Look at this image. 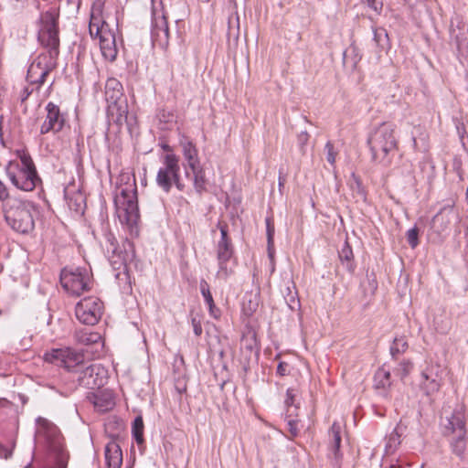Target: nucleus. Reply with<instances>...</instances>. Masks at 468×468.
I'll return each instance as SVG.
<instances>
[{
  "label": "nucleus",
  "mask_w": 468,
  "mask_h": 468,
  "mask_svg": "<svg viewBox=\"0 0 468 468\" xmlns=\"http://www.w3.org/2000/svg\"><path fill=\"white\" fill-rule=\"evenodd\" d=\"M37 435L44 440L48 452V460L41 468H66L69 454L64 448V439L58 428L43 417L37 419Z\"/></svg>",
  "instance_id": "2"
},
{
  "label": "nucleus",
  "mask_w": 468,
  "mask_h": 468,
  "mask_svg": "<svg viewBox=\"0 0 468 468\" xmlns=\"http://www.w3.org/2000/svg\"><path fill=\"white\" fill-rule=\"evenodd\" d=\"M466 197L468 199V187H467V191H466Z\"/></svg>",
  "instance_id": "58"
},
{
  "label": "nucleus",
  "mask_w": 468,
  "mask_h": 468,
  "mask_svg": "<svg viewBox=\"0 0 468 468\" xmlns=\"http://www.w3.org/2000/svg\"><path fill=\"white\" fill-rule=\"evenodd\" d=\"M209 309V314L211 316L218 318L219 316V310L216 307L215 303H211V305H207Z\"/></svg>",
  "instance_id": "53"
},
{
  "label": "nucleus",
  "mask_w": 468,
  "mask_h": 468,
  "mask_svg": "<svg viewBox=\"0 0 468 468\" xmlns=\"http://www.w3.org/2000/svg\"><path fill=\"white\" fill-rule=\"evenodd\" d=\"M367 143L372 160L385 166L389 165L398 152L394 125L382 122L369 133Z\"/></svg>",
  "instance_id": "3"
},
{
  "label": "nucleus",
  "mask_w": 468,
  "mask_h": 468,
  "mask_svg": "<svg viewBox=\"0 0 468 468\" xmlns=\"http://www.w3.org/2000/svg\"><path fill=\"white\" fill-rule=\"evenodd\" d=\"M94 406L101 411H106L114 406V399L111 393L100 392L94 394Z\"/></svg>",
  "instance_id": "29"
},
{
  "label": "nucleus",
  "mask_w": 468,
  "mask_h": 468,
  "mask_svg": "<svg viewBox=\"0 0 468 468\" xmlns=\"http://www.w3.org/2000/svg\"><path fill=\"white\" fill-rule=\"evenodd\" d=\"M3 212L5 221L12 230L18 234L29 235L35 229V220L39 211L30 200L18 198Z\"/></svg>",
  "instance_id": "4"
},
{
  "label": "nucleus",
  "mask_w": 468,
  "mask_h": 468,
  "mask_svg": "<svg viewBox=\"0 0 468 468\" xmlns=\"http://www.w3.org/2000/svg\"><path fill=\"white\" fill-rule=\"evenodd\" d=\"M144 427L143 418L141 416L136 417L133 422V436L138 445L144 442Z\"/></svg>",
  "instance_id": "34"
},
{
  "label": "nucleus",
  "mask_w": 468,
  "mask_h": 468,
  "mask_svg": "<svg viewBox=\"0 0 468 468\" xmlns=\"http://www.w3.org/2000/svg\"><path fill=\"white\" fill-rule=\"evenodd\" d=\"M183 149V155L187 162L189 168H195L196 165H200L197 149L196 145L190 141L181 143Z\"/></svg>",
  "instance_id": "26"
},
{
  "label": "nucleus",
  "mask_w": 468,
  "mask_h": 468,
  "mask_svg": "<svg viewBox=\"0 0 468 468\" xmlns=\"http://www.w3.org/2000/svg\"><path fill=\"white\" fill-rule=\"evenodd\" d=\"M408 342L404 336L395 337L390 346V355L393 358L403 354L408 349Z\"/></svg>",
  "instance_id": "32"
},
{
  "label": "nucleus",
  "mask_w": 468,
  "mask_h": 468,
  "mask_svg": "<svg viewBox=\"0 0 468 468\" xmlns=\"http://www.w3.org/2000/svg\"><path fill=\"white\" fill-rule=\"evenodd\" d=\"M44 360L70 371L72 367H80V363L83 361V353L69 347L54 348L44 354Z\"/></svg>",
  "instance_id": "15"
},
{
  "label": "nucleus",
  "mask_w": 468,
  "mask_h": 468,
  "mask_svg": "<svg viewBox=\"0 0 468 468\" xmlns=\"http://www.w3.org/2000/svg\"><path fill=\"white\" fill-rule=\"evenodd\" d=\"M105 460L108 468H121L122 463V452L116 441L112 440L106 444Z\"/></svg>",
  "instance_id": "22"
},
{
  "label": "nucleus",
  "mask_w": 468,
  "mask_h": 468,
  "mask_svg": "<svg viewBox=\"0 0 468 468\" xmlns=\"http://www.w3.org/2000/svg\"><path fill=\"white\" fill-rule=\"evenodd\" d=\"M287 290L289 292V293H288L289 298H285L286 302L291 309H294L295 305L298 304L299 302L295 299L294 295L292 294V292L289 287L287 288Z\"/></svg>",
  "instance_id": "50"
},
{
  "label": "nucleus",
  "mask_w": 468,
  "mask_h": 468,
  "mask_svg": "<svg viewBox=\"0 0 468 468\" xmlns=\"http://www.w3.org/2000/svg\"><path fill=\"white\" fill-rule=\"evenodd\" d=\"M45 110L47 115L40 126V133L47 134L50 132L54 133L60 132L66 122L65 114L61 112L57 104L51 101L46 105Z\"/></svg>",
  "instance_id": "17"
},
{
  "label": "nucleus",
  "mask_w": 468,
  "mask_h": 468,
  "mask_svg": "<svg viewBox=\"0 0 468 468\" xmlns=\"http://www.w3.org/2000/svg\"><path fill=\"white\" fill-rule=\"evenodd\" d=\"M121 99H126L122 92H121V95L119 96L117 95V92L105 91V100L108 105L119 102Z\"/></svg>",
  "instance_id": "47"
},
{
  "label": "nucleus",
  "mask_w": 468,
  "mask_h": 468,
  "mask_svg": "<svg viewBox=\"0 0 468 468\" xmlns=\"http://www.w3.org/2000/svg\"><path fill=\"white\" fill-rule=\"evenodd\" d=\"M324 151L326 154V160L331 165H334L335 163V157L337 155V152L335 150L334 144L328 141L325 144Z\"/></svg>",
  "instance_id": "43"
},
{
  "label": "nucleus",
  "mask_w": 468,
  "mask_h": 468,
  "mask_svg": "<svg viewBox=\"0 0 468 468\" xmlns=\"http://www.w3.org/2000/svg\"><path fill=\"white\" fill-rule=\"evenodd\" d=\"M175 388L179 394H182L186 391V384L180 380L176 382Z\"/></svg>",
  "instance_id": "52"
},
{
  "label": "nucleus",
  "mask_w": 468,
  "mask_h": 468,
  "mask_svg": "<svg viewBox=\"0 0 468 468\" xmlns=\"http://www.w3.org/2000/svg\"><path fill=\"white\" fill-rule=\"evenodd\" d=\"M289 365L286 362H280L277 367V374L283 377L289 374Z\"/></svg>",
  "instance_id": "49"
},
{
  "label": "nucleus",
  "mask_w": 468,
  "mask_h": 468,
  "mask_svg": "<svg viewBox=\"0 0 468 468\" xmlns=\"http://www.w3.org/2000/svg\"><path fill=\"white\" fill-rule=\"evenodd\" d=\"M5 173L10 182L22 191H32L41 183L35 164L28 154L20 156L19 162H10Z\"/></svg>",
  "instance_id": "5"
},
{
  "label": "nucleus",
  "mask_w": 468,
  "mask_h": 468,
  "mask_svg": "<svg viewBox=\"0 0 468 468\" xmlns=\"http://www.w3.org/2000/svg\"><path fill=\"white\" fill-rule=\"evenodd\" d=\"M162 164L156 175L157 186L165 193L171 191L173 185L179 191H184L186 186L180 176L179 157L175 154H167L163 157Z\"/></svg>",
  "instance_id": "8"
},
{
  "label": "nucleus",
  "mask_w": 468,
  "mask_h": 468,
  "mask_svg": "<svg viewBox=\"0 0 468 468\" xmlns=\"http://www.w3.org/2000/svg\"><path fill=\"white\" fill-rule=\"evenodd\" d=\"M296 392L294 388H288L286 391L285 406L287 412H296L298 407L294 404Z\"/></svg>",
  "instance_id": "37"
},
{
  "label": "nucleus",
  "mask_w": 468,
  "mask_h": 468,
  "mask_svg": "<svg viewBox=\"0 0 468 468\" xmlns=\"http://www.w3.org/2000/svg\"><path fill=\"white\" fill-rule=\"evenodd\" d=\"M442 383V369L439 364L428 366L421 373L420 388L426 396L437 393Z\"/></svg>",
  "instance_id": "16"
},
{
  "label": "nucleus",
  "mask_w": 468,
  "mask_h": 468,
  "mask_svg": "<svg viewBox=\"0 0 468 468\" xmlns=\"http://www.w3.org/2000/svg\"><path fill=\"white\" fill-rule=\"evenodd\" d=\"M18 198V197L12 195L7 186L0 180L1 210L4 211L6 207L12 205V201L17 200Z\"/></svg>",
  "instance_id": "31"
},
{
  "label": "nucleus",
  "mask_w": 468,
  "mask_h": 468,
  "mask_svg": "<svg viewBox=\"0 0 468 468\" xmlns=\"http://www.w3.org/2000/svg\"><path fill=\"white\" fill-rule=\"evenodd\" d=\"M58 18L59 9L51 6L42 12L38 19L37 40L47 52L37 57L30 64L27 74V81L30 85H36L37 90L58 65L60 44Z\"/></svg>",
  "instance_id": "1"
},
{
  "label": "nucleus",
  "mask_w": 468,
  "mask_h": 468,
  "mask_svg": "<svg viewBox=\"0 0 468 468\" xmlns=\"http://www.w3.org/2000/svg\"><path fill=\"white\" fill-rule=\"evenodd\" d=\"M62 287L72 295H80L90 291L93 279L90 271L82 267L64 268L60 273Z\"/></svg>",
  "instance_id": "9"
},
{
  "label": "nucleus",
  "mask_w": 468,
  "mask_h": 468,
  "mask_svg": "<svg viewBox=\"0 0 468 468\" xmlns=\"http://www.w3.org/2000/svg\"><path fill=\"white\" fill-rule=\"evenodd\" d=\"M103 314V303L95 296L80 300L75 307V315L83 324L94 325L98 324Z\"/></svg>",
  "instance_id": "14"
},
{
  "label": "nucleus",
  "mask_w": 468,
  "mask_h": 468,
  "mask_svg": "<svg viewBox=\"0 0 468 468\" xmlns=\"http://www.w3.org/2000/svg\"><path fill=\"white\" fill-rule=\"evenodd\" d=\"M309 137L310 136L307 132H302L297 136V144L303 154H305V146L309 141Z\"/></svg>",
  "instance_id": "45"
},
{
  "label": "nucleus",
  "mask_w": 468,
  "mask_h": 468,
  "mask_svg": "<svg viewBox=\"0 0 468 468\" xmlns=\"http://www.w3.org/2000/svg\"><path fill=\"white\" fill-rule=\"evenodd\" d=\"M284 183H285V177L282 176V172L280 171L279 183H278L280 191L282 190V187H283Z\"/></svg>",
  "instance_id": "54"
},
{
  "label": "nucleus",
  "mask_w": 468,
  "mask_h": 468,
  "mask_svg": "<svg viewBox=\"0 0 468 468\" xmlns=\"http://www.w3.org/2000/svg\"><path fill=\"white\" fill-rule=\"evenodd\" d=\"M118 216L131 229L137 226L140 218L135 179L125 187H121L114 198Z\"/></svg>",
  "instance_id": "7"
},
{
  "label": "nucleus",
  "mask_w": 468,
  "mask_h": 468,
  "mask_svg": "<svg viewBox=\"0 0 468 468\" xmlns=\"http://www.w3.org/2000/svg\"><path fill=\"white\" fill-rule=\"evenodd\" d=\"M200 292L202 296L204 297V300L207 305H211L213 303V296L211 294L209 285L207 282L204 279L200 281Z\"/></svg>",
  "instance_id": "38"
},
{
  "label": "nucleus",
  "mask_w": 468,
  "mask_h": 468,
  "mask_svg": "<svg viewBox=\"0 0 468 468\" xmlns=\"http://www.w3.org/2000/svg\"><path fill=\"white\" fill-rule=\"evenodd\" d=\"M338 258L348 272H355L356 265L354 261L352 248L347 240L344 242L342 248L338 251Z\"/></svg>",
  "instance_id": "24"
},
{
  "label": "nucleus",
  "mask_w": 468,
  "mask_h": 468,
  "mask_svg": "<svg viewBox=\"0 0 468 468\" xmlns=\"http://www.w3.org/2000/svg\"><path fill=\"white\" fill-rule=\"evenodd\" d=\"M162 149L166 151V152H171L172 151L171 147L168 144H162Z\"/></svg>",
  "instance_id": "56"
},
{
  "label": "nucleus",
  "mask_w": 468,
  "mask_h": 468,
  "mask_svg": "<svg viewBox=\"0 0 468 468\" xmlns=\"http://www.w3.org/2000/svg\"><path fill=\"white\" fill-rule=\"evenodd\" d=\"M265 223H266L267 243H269L270 247H271V246H273V237H274V232H275L274 222H273L272 218H270V217L266 218Z\"/></svg>",
  "instance_id": "41"
},
{
  "label": "nucleus",
  "mask_w": 468,
  "mask_h": 468,
  "mask_svg": "<svg viewBox=\"0 0 468 468\" xmlns=\"http://www.w3.org/2000/svg\"><path fill=\"white\" fill-rule=\"evenodd\" d=\"M451 437L450 446L452 453L455 454L460 460H464L467 446L466 434H457L456 436Z\"/></svg>",
  "instance_id": "25"
},
{
  "label": "nucleus",
  "mask_w": 468,
  "mask_h": 468,
  "mask_svg": "<svg viewBox=\"0 0 468 468\" xmlns=\"http://www.w3.org/2000/svg\"><path fill=\"white\" fill-rule=\"evenodd\" d=\"M107 113L112 120L122 126L123 123L128 124V103L126 99H121L119 102L107 106Z\"/></svg>",
  "instance_id": "21"
},
{
  "label": "nucleus",
  "mask_w": 468,
  "mask_h": 468,
  "mask_svg": "<svg viewBox=\"0 0 468 468\" xmlns=\"http://www.w3.org/2000/svg\"><path fill=\"white\" fill-rule=\"evenodd\" d=\"M268 255L272 260L274 256V245L270 247V244L267 243Z\"/></svg>",
  "instance_id": "55"
},
{
  "label": "nucleus",
  "mask_w": 468,
  "mask_h": 468,
  "mask_svg": "<svg viewBox=\"0 0 468 468\" xmlns=\"http://www.w3.org/2000/svg\"><path fill=\"white\" fill-rule=\"evenodd\" d=\"M375 383L376 387L378 388H385L387 387H389L390 382V372L388 370H386L385 368H379L376 374H375Z\"/></svg>",
  "instance_id": "33"
},
{
  "label": "nucleus",
  "mask_w": 468,
  "mask_h": 468,
  "mask_svg": "<svg viewBox=\"0 0 468 468\" xmlns=\"http://www.w3.org/2000/svg\"><path fill=\"white\" fill-rule=\"evenodd\" d=\"M341 425L335 421L329 431V451L330 454L333 455L334 466H339L343 458V453L340 451L342 437H341Z\"/></svg>",
  "instance_id": "20"
},
{
  "label": "nucleus",
  "mask_w": 468,
  "mask_h": 468,
  "mask_svg": "<svg viewBox=\"0 0 468 468\" xmlns=\"http://www.w3.org/2000/svg\"><path fill=\"white\" fill-rule=\"evenodd\" d=\"M152 29L153 43L165 48L168 45L169 28L164 11L162 0H152Z\"/></svg>",
  "instance_id": "13"
},
{
  "label": "nucleus",
  "mask_w": 468,
  "mask_h": 468,
  "mask_svg": "<svg viewBox=\"0 0 468 468\" xmlns=\"http://www.w3.org/2000/svg\"><path fill=\"white\" fill-rule=\"evenodd\" d=\"M454 217L453 203L441 208V210L432 218L431 223V230L439 237L444 234L451 226L452 219Z\"/></svg>",
  "instance_id": "19"
},
{
  "label": "nucleus",
  "mask_w": 468,
  "mask_h": 468,
  "mask_svg": "<svg viewBox=\"0 0 468 468\" xmlns=\"http://www.w3.org/2000/svg\"><path fill=\"white\" fill-rule=\"evenodd\" d=\"M70 372L75 374V379L80 386L86 388H99L106 381V370L99 364L86 362L84 359L80 367H72Z\"/></svg>",
  "instance_id": "12"
},
{
  "label": "nucleus",
  "mask_w": 468,
  "mask_h": 468,
  "mask_svg": "<svg viewBox=\"0 0 468 468\" xmlns=\"http://www.w3.org/2000/svg\"><path fill=\"white\" fill-rule=\"evenodd\" d=\"M217 228L220 230V239L216 246L218 265L217 276L219 279L227 280L234 272L233 269L229 266V261L234 256V246L229 236L228 224L218 221Z\"/></svg>",
  "instance_id": "10"
},
{
  "label": "nucleus",
  "mask_w": 468,
  "mask_h": 468,
  "mask_svg": "<svg viewBox=\"0 0 468 468\" xmlns=\"http://www.w3.org/2000/svg\"><path fill=\"white\" fill-rule=\"evenodd\" d=\"M240 348L246 349L250 353L258 355L260 345L257 338V332L252 326H246L240 339Z\"/></svg>",
  "instance_id": "23"
},
{
  "label": "nucleus",
  "mask_w": 468,
  "mask_h": 468,
  "mask_svg": "<svg viewBox=\"0 0 468 468\" xmlns=\"http://www.w3.org/2000/svg\"><path fill=\"white\" fill-rule=\"evenodd\" d=\"M457 129H458V133H459L461 138H463V134L465 133V129L463 127L462 132L459 127H457Z\"/></svg>",
  "instance_id": "57"
},
{
  "label": "nucleus",
  "mask_w": 468,
  "mask_h": 468,
  "mask_svg": "<svg viewBox=\"0 0 468 468\" xmlns=\"http://www.w3.org/2000/svg\"><path fill=\"white\" fill-rule=\"evenodd\" d=\"M296 412H287L285 420L287 421L288 431L291 434V439L297 437L300 431L298 427L299 420L297 418Z\"/></svg>",
  "instance_id": "35"
},
{
  "label": "nucleus",
  "mask_w": 468,
  "mask_h": 468,
  "mask_svg": "<svg viewBox=\"0 0 468 468\" xmlns=\"http://www.w3.org/2000/svg\"><path fill=\"white\" fill-rule=\"evenodd\" d=\"M399 430H400V425L399 424L394 429V431L390 433V435L388 437V443H387L388 448L395 449L400 443V441H399L400 433L399 432Z\"/></svg>",
  "instance_id": "42"
},
{
  "label": "nucleus",
  "mask_w": 468,
  "mask_h": 468,
  "mask_svg": "<svg viewBox=\"0 0 468 468\" xmlns=\"http://www.w3.org/2000/svg\"><path fill=\"white\" fill-rule=\"evenodd\" d=\"M102 246L114 269H121L122 266L126 268L127 264L133 261L134 251L133 244L126 240L122 243V248H120L116 238L112 232L104 234Z\"/></svg>",
  "instance_id": "11"
},
{
  "label": "nucleus",
  "mask_w": 468,
  "mask_h": 468,
  "mask_svg": "<svg viewBox=\"0 0 468 468\" xmlns=\"http://www.w3.org/2000/svg\"><path fill=\"white\" fill-rule=\"evenodd\" d=\"M89 31L91 37H99L102 56L109 61H114L118 54L114 29L101 16V11L92 10Z\"/></svg>",
  "instance_id": "6"
},
{
  "label": "nucleus",
  "mask_w": 468,
  "mask_h": 468,
  "mask_svg": "<svg viewBox=\"0 0 468 468\" xmlns=\"http://www.w3.org/2000/svg\"><path fill=\"white\" fill-rule=\"evenodd\" d=\"M406 236L409 245L415 249L419 245V229L414 227L409 229Z\"/></svg>",
  "instance_id": "39"
},
{
  "label": "nucleus",
  "mask_w": 468,
  "mask_h": 468,
  "mask_svg": "<svg viewBox=\"0 0 468 468\" xmlns=\"http://www.w3.org/2000/svg\"><path fill=\"white\" fill-rule=\"evenodd\" d=\"M444 436L451 437L457 434H466V424L463 408L455 409L443 423Z\"/></svg>",
  "instance_id": "18"
},
{
  "label": "nucleus",
  "mask_w": 468,
  "mask_h": 468,
  "mask_svg": "<svg viewBox=\"0 0 468 468\" xmlns=\"http://www.w3.org/2000/svg\"><path fill=\"white\" fill-rule=\"evenodd\" d=\"M376 15H380L383 9V0H362Z\"/></svg>",
  "instance_id": "44"
},
{
  "label": "nucleus",
  "mask_w": 468,
  "mask_h": 468,
  "mask_svg": "<svg viewBox=\"0 0 468 468\" xmlns=\"http://www.w3.org/2000/svg\"><path fill=\"white\" fill-rule=\"evenodd\" d=\"M411 368H412L411 362L404 360L401 363H399V366L398 368V374L401 378H404L406 376H408V374L410 373Z\"/></svg>",
  "instance_id": "46"
},
{
  "label": "nucleus",
  "mask_w": 468,
  "mask_h": 468,
  "mask_svg": "<svg viewBox=\"0 0 468 468\" xmlns=\"http://www.w3.org/2000/svg\"><path fill=\"white\" fill-rule=\"evenodd\" d=\"M34 90H35L34 88L29 89V87L24 88V90H22L21 95H20L21 101L24 102L29 97V95L34 91Z\"/></svg>",
  "instance_id": "51"
},
{
  "label": "nucleus",
  "mask_w": 468,
  "mask_h": 468,
  "mask_svg": "<svg viewBox=\"0 0 468 468\" xmlns=\"http://www.w3.org/2000/svg\"><path fill=\"white\" fill-rule=\"evenodd\" d=\"M75 341L80 345L96 344L101 339V335L96 332H90L87 329H78L74 333Z\"/></svg>",
  "instance_id": "28"
},
{
  "label": "nucleus",
  "mask_w": 468,
  "mask_h": 468,
  "mask_svg": "<svg viewBox=\"0 0 468 468\" xmlns=\"http://www.w3.org/2000/svg\"><path fill=\"white\" fill-rule=\"evenodd\" d=\"M191 324L193 326L195 335L197 336H200L203 332L200 319H198L197 316H192Z\"/></svg>",
  "instance_id": "48"
},
{
  "label": "nucleus",
  "mask_w": 468,
  "mask_h": 468,
  "mask_svg": "<svg viewBox=\"0 0 468 468\" xmlns=\"http://www.w3.org/2000/svg\"><path fill=\"white\" fill-rule=\"evenodd\" d=\"M350 186L354 193L357 194L362 199H366L367 193L362 181L355 173L351 176Z\"/></svg>",
  "instance_id": "36"
},
{
  "label": "nucleus",
  "mask_w": 468,
  "mask_h": 468,
  "mask_svg": "<svg viewBox=\"0 0 468 468\" xmlns=\"http://www.w3.org/2000/svg\"><path fill=\"white\" fill-rule=\"evenodd\" d=\"M105 91L117 92V95L120 96L121 92H122V85L114 78L109 79L106 81Z\"/></svg>",
  "instance_id": "40"
},
{
  "label": "nucleus",
  "mask_w": 468,
  "mask_h": 468,
  "mask_svg": "<svg viewBox=\"0 0 468 468\" xmlns=\"http://www.w3.org/2000/svg\"><path fill=\"white\" fill-rule=\"evenodd\" d=\"M373 33L377 47L382 50L388 49L390 45L387 30L384 27H376L373 28Z\"/></svg>",
  "instance_id": "30"
},
{
  "label": "nucleus",
  "mask_w": 468,
  "mask_h": 468,
  "mask_svg": "<svg viewBox=\"0 0 468 468\" xmlns=\"http://www.w3.org/2000/svg\"><path fill=\"white\" fill-rule=\"evenodd\" d=\"M190 170L193 174V185L195 190L198 195H201L207 190V180L206 178L205 170L200 165H196L195 168H190Z\"/></svg>",
  "instance_id": "27"
}]
</instances>
